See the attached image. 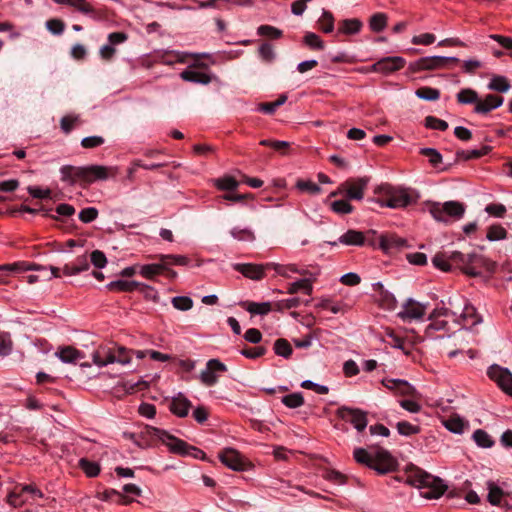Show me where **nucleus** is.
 Segmentation results:
<instances>
[{
  "mask_svg": "<svg viewBox=\"0 0 512 512\" xmlns=\"http://www.w3.org/2000/svg\"><path fill=\"white\" fill-rule=\"evenodd\" d=\"M362 27V21L357 18L344 19L339 22L338 33L344 35H355L361 31Z\"/></svg>",
  "mask_w": 512,
  "mask_h": 512,
  "instance_id": "nucleus-26",
  "label": "nucleus"
},
{
  "mask_svg": "<svg viewBox=\"0 0 512 512\" xmlns=\"http://www.w3.org/2000/svg\"><path fill=\"white\" fill-rule=\"evenodd\" d=\"M180 77L184 81L199 83V84H204V85L209 84L211 82V77L208 74L203 73V72L194 71V70H189V69L184 70L180 74Z\"/></svg>",
  "mask_w": 512,
  "mask_h": 512,
  "instance_id": "nucleus-30",
  "label": "nucleus"
},
{
  "mask_svg": "<svg viewBox=\"0 0 512 512\" xmlns=\"http://www.w3.org/2000/svg\"><path fill=\"white\" fill-rule=\"evenodd\" d=\"M487 488L489 490L487 499L489 503L493 506H500L502 504V498L504 496V491L498 487L493 481L487 482Z\"/></svg>",
  "mask_w": 512,
  "mask_h": 512,
  "instance_id": "nucleus-35",
  "label": "nucleus"
},
{
  "mask_svg": "<svg viewBox=\"0 0 512 512\" xmlns=\"http://www.w3.org/2000/svg\"><path fill=\"white\" fill-rule=\"evenodd\" d=\"M165 267L162 264L161 260L157 263L146 264L140 266L139 273L141 276L147 279H154L156 275H160L164 273Z\"/></svg>",
  "mask_w": 512,
  "mask_h": 512,
  "instance_id": "nucleus-34",
  "label": "nucleus"
},
{
  "mask_svg": "<svg viewBox=\"0 0 512 512\" xmlns=\"http://www.w3.org/2000/svg\"><path fill=\"white\" fill-rule=\"evenodd\" d=\"M496 269V262L487 259L484 256L472 253V258L469 266L465 268V274L477 277L480 276L482 271L493 273Z\"/></svg>",
  "mask_w": 512,
  "mask_h": 512,
  "instance_id": "nucleus-11",
  "label": "nucleus"
},
{
  "mask_svg": "<svg viewBox=\"0 0 512 512\" xmlns=\"http://www.w3.org/2000/svg\"><path fill=\"white\" fill-rule=\"evenodd\" d=\"M466 302L467 300L461 296L450 297L448 299L447 304L449 305L450 314L455 321H459Z\"/></svg>",
  "mask_w": 512,
  "mask_h": 512,
  "instance_id": "nucleus-33",
  "label": "nucleus"
},
{
  "mask_svg": "<svg viewBox=\"0 0 512 512\" xmlns=\"http://www.w3.org/2000/svg\"><path fill=\"white\" fill-rule=\"evenodd\" d=\"M488 88L497 92H507L510 89V83L504 76H494L488 84Z\"/></svg>",
  "mask_w": 512,
  "mask_h": 512,
  "instance_id": "nucleus-44",
  "label": "nucleus"
},
{
  "mask_svg": "<svg viewBox=\"0 0 512 512\" xmlns=\"http://www.w3.org/2000/svg\"><path fill=\"white\" fill-rule=\"evenodd\" d=\"M457 57L427 56L409 63L408 69L413 72L434 71L445 69L450 63H458Z\"/></svg>",
  "mask_w": 512,
  "mask_h": 512,
  "instance_id": "nucleus-7",
  "label": "nucleus"
},
{
  "mask_svg": "<svg viewBox=\"0 0 512 512\" xmlns=\"http://www.w3.org/2000/svg\"><path fill=\"white\" fill-rule=\"evenodd\" d=\"M304 43L313 50H323L325 48L322 39L313 32H308L304 36Z\"/></svg>",
  "mask_w": 512,
  "mask_h": 512,
  "instance_id": "nucleus-53",
  "label": "nucleus"
},
{
  "mask_svg": "<svg viewBox=\"0 0 512 512\" xmlns=\"http://www.w3.org/2000/svg\"><path fill=\"white\" fill-rule=\"evenodd\" d=\"M55 355L64 363H74L83 358L82 352L71 346L59 349Z\"/></svg>",
  "mask_w": 512,
  "mask_h": 512,
  "instance_id": "nucleus-29",
  "label": "nucleus"
},
{
  "mask_svg": "<svg viewBox=\"0 0 512 512\" xmlns=\"http://www.w3.org/2000/svg\"><path fill=\"white\" fill-rule=\"evenodd\" d=\"M427 306L409 298L402 306L398 316L405 322L421 319L426 313Z\"/></svg>",
  "mask_w": 512,
  "mask_h": 512,
  "instance_id": "nucleus-14",
  "label": "nucleus"
},
{
  "mask_svg": "<svg viewBox=\"0 0 512 512\" xmlns=\"http://www.w3.org/2000/svg\"><path fill=\"white\" fill-rule=\"evenodd\" d=\"M19 492H13L8 496V501L11 505L17 506L20 503L18 502V499L23 494L30 495V498L32 500H35L36 498H43L44 494L36 487L34 484H28V485H21L19 487Z\"/></svg>",
  "mask_w": 512,
  "mask_h": 512,
  "instance_id": "nucleus-23",
  "label": "nucleus"
},
{
  "mask_svg": "<svg viewBox=\"0 0 512 512\" xmlns=\"http://www.w3.org/2000/svg\"><path fill=\"white\" fill-rule=\"evenodd\" d=\"M425 126L434 130L445 131L448 128V123L434 116H427L425 118Z\"/></svg>",
  "mask_w": 512,
  "mask_h": 512,
  "instance_id": "nucleus-60",
  "label": "nucleus"
},
{
  "mask_svg": "<svg viewBox=\"0 0 512 512\" xmlns=\"http://www.w3.org/2000/svg\"><path fill=\"white\" fill-rule=\"evenodd\" d=\"M449 262H450L449 255H446L445 253H438L432 259L433 265L436 268H438L442 271H445V272L449 271L451 268V265Z\"/></svg>",
  "mask_w": 512,
  "mask_h": 512,
  "instance_id": "nucleus-59",
  "label": "nucleus"
},
{
  "mask_svg": "<svg viewBox=\"0 0 512 512\" xmlns=\"http://www.w3.org/2000/svg\"><path fill=\"white\" fill-rule=\"evenodd\" d=\"M397 431L399 434L403 436H410L414 434H418L420 432L419 426L412 425L407 421L398 422L396 425Z\"/></svg>",
  "mask_w": 512,
  "mask_h": 512,
  "instance_id": "nucleus-58",
  "label": "nucleus"
},
{
  "mask_svg": "<svg viewBox=\"0 0 512 512\" xmlns=\"http://www.w3.org/2000/svg\"><path fill=\"white\" fill-rule=\"evenodd\" d=\"M257 33L260 36H266L271 38H280L282 36V31L276 27L270 25H261L257 29Z\"/></svg>",
  "mask_w": 512,
  "mask_h": 512,
  "instance_id": "nucleus-62",
  "label": "nucleus"
},
{
  "mask_svg": "<svg viewBox=\"0 0 512 512\" xmlns=\"http://www.w3.org/2000/svg\"><path fill=\"white\" fill-rule=\"evenodd\" d=\"M89 261L86 255H81L76 258L73 264H65L63 267V274L66 276L77 275L89 269Z\"/></svg>",
  "mask_w": 512,
  "mask_h": 512,
  "instance_id": "nucleus-25",
  "label": "nucleus"
},
{
  "mask_svg": "<svg viewBox=\"0 0 512 512\" xmlns=\"http://www.w3.org/2000/svg\"><path fill=\"white\" fill-rule=\"evenodd\" d=\"M406 483L416 488H427L422 495L427 499H437L447 490V485L439 477H435L419 468L412 469L406 478Z\"/></svg>",
  "mask_w": 512,
  "mask_h": 512,
  "instance_id": "nucleus-3",
  "label": "nucleus"
},
{
  "mask_svg": "<svg viewBox=\"0 0 512 512\" xmlns=\"http://www.w3.org/2000/svg\"><path fill=\"white\" fill-rule=\"evenodd\" d=\"M375 193L380 195L376 202L381 207L391 209L406 208L416 203L417 196L410 189L392 186L390 184H382L375 189Z\"/></svg>",
  "mask_w": 512,
  "mask_h": 512,
  "instance_id": "nucleus-2",
  "label": "nucleus"
},
{
  "mask_svg": "<svg viewBox=\"0 0 512 512\" xmlns=\"http://www.w3.org/2000/svg\"><path fill=\"white\" fill-rule=\"evenodd\" d=\"M147 431L150 435L157 437L165 445H167L169 447V450L173 453L180 455H188L191 454V451H193V455L196 458H203L205 455L203 451L197 449L194 446L188 445L185 441L174 437L165 430L155 427H148Z\"/></svg>",
  "mask_w": 512,
  "mask_h": 512,
  "instance_id": "nucleus-4",
  "label": "nucleus"
},
{
  "mask_svg": "<svg viewBox=\"0 0 512 512\" xmlns=\"http://www.w3.org/2000/svg\"><path fill=\"white\" fill-rule=\"evenodd\" d=\"M431 323L425 329V337L434 338V333L436 331L445 330L447 326V322L445 320H441L440 318L430 319Z\"/></svg>",
  "mask_w": 512,
  "mask_h": 512,
  "instance_id": "nucleus-55",
  "label": "nucleus"
},
{
  "mask_svg": "<svg viewBox=\"0 0 512 512\" xmlns=\"http://www.w3.org/2000/svg\"><path fill=\"white\" fill-rule=\"evenodd\" d=\"M503 97L494 94H488L484 99H479L477 105L474 107V111L478 114H487L491 110L500 107L503 104Z\"/></svg>",
  "mask_w": 512,
  "mask_h": 512,
  "instance_id": "nucleus-21",
  "label": "nucleus"
},
{
  "mask_svg": "<svg viewBox=\"0 0 512 512\" xmlns=\"http://www.w3.org/2000/svg\"><path fill=\"white\" fill-rule=\"evenodd\" d=\"M227 367L218 359H210L206 363V368L200 374V381L205 386H213L218 382L217 372H225Z\"/></svg>",
  "mask_w": 512,
  "mask_h": 512,
  "instance_id": "nucleus-12",
  "label": "nucleus"
},
{
  "mask_svg": "<svg viewBox=\"0 0 512 512\" xmlns=\"http://www.w3.org/2000/svg\"><path fill=\"white\" fill-rule=\"evenodd\" d=\"M407 246L406 239L396 234H383L379 237V247L385 253H393Z\"/></svg>",
  "mask_w": 512,
  "mask_h": 512,
  "instance_id": "nucleus-18",
  "label": "nucleus"
},
{
  "mask_svg": "<svg viewBox=\"0 0 512 512\" xmlns=\"http://www.w3.org/2000/svg\"><path fill=\"white\" fill-rule=\"evenodd\" d=\"M300 290H303L307 295H310L313 290L311 281L309 279H301L293 282L289 284L287 292L289 294H295Z\"/></svg>",
  "mask_w": 512,
  "mask_h": 512,
  "instance_id": "nucleus-43",
  "label": "nucleus"
},
{
  "mask_svg": "<svg viewBox=\"0 0 512 512\" xmlns=\"http://www.w3.org/2000/svg\"><path fill=\"white\" fill-rule=\"evenodd\" d=\"M79 467L88 477H96L100 473V466L96 462H91L86 458L79 460Z\"/></svg>",
  "mask_w": 512,
  "mask_h": 512,
  "instance_id": "nucleus-47",
  "label": "nucleus"
},
{
  "mask_svg": "<svg viewBox=\"0 0 512 512\" xmlns=\"http://www.w3.org/2000/svg\"><path fill=\"white\" fill-rule=\"evenodd\" d=\"M369 179L366 177L348 180L341 184L339 191H345L348 199L361 200L364 197V190L368 185Z\"/></svg>",
  "mask_w": 512,
  "mask_h": 512,
  "instance_id": "nucleus-15",
  "label": "nucleus"
},
{
  "mask_svg": "<svg viewBox=\"0 0 512 512\" xmlns=\"http://www.w3.org/2000/svg\"><path fill=\"white\" fill-rule=\"evenodd\" d=\"M233 268L240 272L244 277L249 278L251 280H261L265 276V271L268 270V263L266 264H252V263H244V264H234Z\"/></svg>",
  "mask_w": 512,
  "mask_h": 512,
  "instance_id": "nucleus-17",
  "label": "nucleus"
},
{
  "mask_svg": "<svg viewBox=\"0 0 512 512\" xmlns=\"http://www.w3.org/2000/svg\"><path fill=\"white\" fill-rule=\"evenodd\" d=\"M157 257L159 260H161L165 269H168V267H171L173 265L186 266L190 262L189 259L184 255L160 254Z\"/></svg>",
  "mask_w": 512,
  "mask_h": 512,
  "instance_id": "nucleus-31",
  "label": "nucleus"
},
{
  "mask_svg": "<svg viewBox=\"0 0 512 512\" xmlns=\"http://www.w3.org/2000/svg\"><path fill=\"white\" fill-rule=\"evenodd\" d=\"M387 20L385 13H375L369 19V27L373 32H381L387 26Z\"/></svg>",
  "mask_w": 512,
  "mask_h": 512,
  "instance_id": "nucleus-37",
  "label": "nucleus"
},
{
  "mask_svg": "<svg viewBox=\"0 0 512 512\" xmlns=\"http://www.w3.org/2000/svg\"><path fill=\"white\" fill-rule=\"evenodd\" d=\"M490 150H491V148L489 146H483L480 149H473V150H458L456 152V161H458V160L468 161L471 159H478V158L488 154Z\"/></svg>",
  "mask_w": 512,
  "mask_h": 512,
  "instance_id": "nucleus-32",
  "label": "nucleus"
},
{
  "mask_svg": "<svg viewBox=\"0 0 512 512\" xmlns=\"http://www.w3.org/2000/svg\"><path fill=\"white\" fill-rule=\"evenodd\" d=\"M274 352L278 356L289 358L292 354V347L286 339L280 338L274 343Z\"/></svg>",
  "mask_w": 512,
  "mask_h": 512,
  "instance_id": "nucleus-48",
  "label": "nucleus"
},
{
  "mask_svg": "<svg viewBox=\"0 0 512 512\" xmlns=\"http://www.w3.org/2000/svg\"><path fill=\"white\" fill-rule=\"evenodd\" d=\"M356 462L363 464L369 468L373 465V454H370L364 448H356L353 453Z\"/></svg>",
  "mask_w": 512,
  "mask_h": 512,
  "instance_id": "nucleus-49",
  "label": "nucleus"
},
{
  "mask_svg": "<svg viewBox=\"0 0 512 512\" xmlns=\"http://www.w3.org/2000/svg\"><path fill=\"white\" fill-rule=\"evenodd\" d=\"M231 236L238 241L252 242L255 240L253 231L247 227H234L230 231Z\"/></svg>",
  "mask_w": 512,
  "mask_h": 512,
  "instance_id": "nucleus-38",
  "label": "nucleus"
},
{
  "mask_svg": "<svg viewBox=\"0 0 512 512\" xmlns=\"http://www.w3.org/2000/svg\"><path fill=\"white\" fill-rule=\"evenodd\" d=\"M460 323L464 326H474L481 322L480 316L477 314V311L474 306L466 302L464 306V310L461 312V317L459 319Z\"/></svg>",
  "mask_w": 512,
  "mask_h": 512,
  "instance_id": "nucleus-27",
  "label": "nucleus"
},
{
  "mask_svg": "<svg viewBox=\"0 0 512 512\" xmlns=\"http://www.w3.org/2000/svg\"><path fill=\"white\" fill-rule=\"evenodd\" d=\"M397 460L390 454L389 451L379 448L373 453L372 469L380 474H387L396 470Z\"/></svg>",
  "mask_w": 512,
  "mask_h": 512,
  "instance_id": "nucleus-9",
  "label": "nucleus"
},
{
  "mask_svg": "<svg viewBox=\"0 0 512 512\" xmlns=\"http://www.w3.org/2000/svg\"><path fill=\"white\" fill-rule=\"evenodd\" d=\"M487 374L506 394L512 396V373L508 369L492 365Z\"/></svg>",
  "mask_w": 512,
  "mask_h": 512,
  "instance_id": "nucleus-10",
  "label": "nucleus"
},
{
  "mask_svg": "<svg viewBox=\"0 0 512 512\" xmlns=\"http://www.w3.org/2000/svg\"><path fill=\"white\" fill-rule=\"evenodd\" d=\"M92 358L94 364L100 367L116 362L125 365L130 363L131 360L129 352L122 346L116 350H112L107 346H101L93 353Z\"/></svg>",
  "mask_w": 512,
  "mask_h": 512,
  "instance_id": "nucleus-6",
  "label": "nucleus"
},
{
  "mask_svg": "<svg viewBox=\"0 0 512 512\" xmlns=\"http://www.w3.org/2000/svg\"><path fill=\"white\" fill-rule=\"evenodd\" d=\"M444 426L455 434H461L464 431L465 423L460 417H450L444 421Z\"/></svg>",
  "mask_w": 512,
  "mask_h": 512,
  "instance_id": "nucleus-54",
  "label": "nucleus"
},
{
  "mask_svg": "<svg viewBox=\"0 0 512 512\" xmlns=\"http://www.w3.org/2000/svg\"><path fill=\"white\" fill-rule=\"evenodd\" d=\"M57 4H63L68 5L71 7H74L78 11L84 13V14H91L93 15L95 13L94 8L86 1V0H53Z\"/></svg>",
  "mask_w": 512,
  "mask_h": 512,
  "instance_id": "nucleus-36",
  "label": "nucleus"
},
{
  "mask_svg": "<svg viewBox=\"0 0 512 512\" xmlns=\"http://www.w3.org/2000/svg\"><path fill=\"white\" fill-rule=\"evenodd\" d=\"M191 402L182 393H178L171 399L169 410L176 416L184 418L188 415Z\"/></svg>",
  "mask_w": 512,
  "mask_h": 512,
  "instance_id": "nucleus-22",
  "label": "nucleus"
},
{
  "mask_svg": "<svg viewBox=\"0 0 512 512\" xmlns=\"http://www.w3.org/2000/svg\"><path fill=\"white\" fill-rule=\"evenodd\" d=\"M420 154L423 155V156H426L429 160V163L434 167V168H439V171H447L450 169L451 167V164L447 165V166H444V167H441L440 168V165L442 164L443 162V157L442 155L434 148H421L420 149Z\"/></svg>",
  "mask_w": 512,
  "mask_h": 512,
  "instance_id": "nucleus-28",
  "label": "nucleus"
},
{
  "mask_svg": "<svg viewBox=\"0 0 512 512\" xmlns=\"http://www.w3.org/2000/svg\"><path fill=\"white\" fill-rule=\"evenodd\" d=\"M473 439L482 448H490L494 444L490 435L482 429H478L473 433Z\"/></svg>",
  "mask_w": 512,
  "mask_h": 512,
  "instance_id": "nucleus-50",
  "label": "nucleus"
},
{
  "mask_svg": "<svg viewBox=\"0 0 512 512\" xmlns=\"http://www.w3.org/2000/svg\"><path fill=\"white\" fill-rule=\"evenodd\" d=\"M457 100L461 104H475L476 106L478 93L471 88L462 89L457 94Z\"/></svg>",
  "mask_w": 512,
  "mask_h": 512,
  "instance_id": "nucleus-42",
  "label": "nucleus"
},
{
  "mask_svg": "<svg viewBox=\"0 0 512 512\" xmlns=\"http://www.w3.org/2000/svg\"><path fill=\"white\" fill-rule=\"evenodd\" d=\"M142 287L149 289L151 292L154 293L153 300L156 301L158 299V295L153 289L150 287L143 285L137 281H128V280H116L112 281L107 285V288L110 291H120V292H132L136 290L137 288Z\"/></svg>",
  "mask_w": 512,
  "mask_h": 512,
  "instance_id": "nucleus-20",
  "label": "nucleus"
},
{
  "mask_svg": "<svg viewBox=\"0 0 512 512\" xmlns=\"http://www.w3.org/2000/svg\"><path fill=\"white\" fill-rule=\"evenodd\" d=\"M383 384L391 390H394L401 396H411L417 398L419 396L416 389L405 380L401 379H387L383 380Z\"/></svg>",
  "mask_w": 512,
  "mask_h": 512,
  "instance_id": "nucleus-19",
  "label": "nucleus"
},
{
  "mask_svg": "<svg viewBox=\"0 0 512 512\" xmlns=\"http://www.w3.org/2000/svg\"><path fill=\"white\" fill-rule=\"evenodd\" d=\"M339 243L348 246H363L366 242V234L350 229L339 237Z\"/></svg>",
  "mask_w": 512,
  "mask_h": 512,
  "instance_id": "nucleus-24",
  "label": "nucleus"
},
{
  "mask_svg": "<svg viewBox=\"0 0 512 512\" xmlns=\"http://www.w3.org/2000/svg\"><path fill=\"white\" fill-rule=\"evenodd\" d=\"M111 168L102 165L72 166L64 165L60 168L61 180L71 186L91 184L96 180H106L110 176Z\"/></svg>",
  "mask_w": 512,
  "mask_h": 512,
  "instance_id": "nucleus-1",
  "label": "nucleus"
},
{
  "mask_svg": "<svg viewBox=\"0 0 512 512\" xmlns=\"http://www.w3.org/2000/svg\"><path fill=\"white\" fill-rule=\"evenodd\" d=\"M428 211L436 221L447 223L460 219L464 215L465 206L458 201L432 202L428 204Z\"/></svg>",
  "mask_w": 512,
  "mask_h": 512,
  "instance_id": "nucleus-5",
  "label": "nucleus"
},
{
  "mask_svg": "<svg viewBox=\"0 0 512 512\" xmlns=\"http://www.w3.org/2000/svg\"><path fill=\"white\" fill-rule=\"evenodd\" d=\"M507 236V231L501 225H491L487 231V239L489 241H497L505 239Z\"/></svg>",
  "mask_w": 512,
  "mask_h": 512,
  "instance_id": "nucleus-57",
  "label": "nucleus"
},
{
  "mask_svg": "<svg viewBox=\"0 0 512 512\" xmlns=\"http://www.w3.org/2000/svg\"><path fill=\"white\" fill-rule=\"evenodd\" d=\"M405 60L399 56L385 57L377 61L371 66V70L374 72L389 74L403 68Z\"/></svg>",
  "mask_w": 512,
  "mask_h": 512,
  "instance_id": "nucleus-16",
  "label": "nucleus"
},
{
  "mask_svg": "<svg viewBox=\"0 0 512 512\" xmlns=\"http://www.w3.org/2000/svg\"><path fill=\"white\" fill-rule=\"evenodd\" d=\"M415 94L418 98L427 101H435L440 97V91L438 89L427 86L417 89Z\"/></svg>",
  "mask_w": 512,
  "mask_h": 512,
  "instance_id": "nucleus-46",
  "label": "nucleus"
},
{
  "mask_svg": "<svg viewBox=\"0 0 512 512\" xmlns=\"http://www.w3.org/2000/svg\"><path fill=\"white\" fill-rule=\"evenodd\" d=\"M336 415L343 421L352 424L358 432L364 431L367 427V413L359 408L341 406L336 410Z\"/></svg>",
  "mask_w": 512,
  "mask_h": 512,
  "instance_id": "nucleus-8",
  "label": "nucleus"
},
{
  "mask_svg": "<svg viewBox=\"0 0 512 512\" xmlns=\"http://www.w3.org/2000/svg\"><path fill=\"white\" fill-rule=\"evenodd\" d=\"M273 269L278 275L283 277H290L291 273H299L297 267L293 264L282 265L278 263H268V270Z\"/></svg>",
  "mask_w": 512,
  "mask_h": 512,
  "instance_id": "nucleus-45",
  "label": "nucleus"
},
{
  "mask_svg": "<svg viewBox=\"0 0 512 512\" xmlns=\"http://www.w3.org/2000/svg\"><path fill=\"white\" fill-rule=\"evenodd\" d=\"M471 258H472V253L464 254L459 251H454L449 254L450 261L457 264L464 273H465L466 266L470 265Z\"/></svg>",
  "mask_w": 512,
  "mask_h": 512,
  "instance_id": "nucleus-41",
  "label": "nucleus"
},
{
  "mask_svg": "<svg viewBox=\"0 0 512 512\" xmlns=\"http://www.w3.org/2000/svg\"><path fill=\"white\" fill-rule=\"evenodd\" d=\"M331 209L337 214H348L352 212L353 207L347 200L341 199L332 202Z\"/></svg>",
  "mask_w": 512,
  "mask_h": 512,
  "instance_id": "nucleus-61",
  "label": "nucleus"
},
{
  "mask_svg": "<svg viewBox=\"0 0 512 512\" xmlns=\"http://www.w3.org/2000/svg\"><path fill=\"white\" fill-rule=\"evenodd\" d=\"M105 139L102 136H88L81 140V146L86 149H92L103 145Z\"/></svg>",
  "mask_w": 512,
  "mask_h": 512,
  "instance_id": "nucleus-63",
  "label": "nucleus"
},
{
  "mask_svg": "<svg viewBox=\"0 0 512 512\" xmlns=\"http://www.w3.org/2000/svg\"><path fill=\"white\" fill-rule=\"evenodd\" d=\"M482 66L483 63L478 59H467L462 63L463 72L466 74H474Z\"/></svg>",
  "mask_w": 512,
  "mask_h": 512,
  "instance_id": "nucleus-64",
  "label": "nucleus"
},
{
  "mask_svg": "<svg viewBox=\"0 0 512 512\" xmlns=\"http://www.w3.org/2000/svg\"><path fill=\"white\" fill-rule=\"evenodd\" d=\"M281 401L288 408H298L304 404V398L300 392L285 395Z\"/></svg>",
  "mask_w": 512,
  "mask_h": 512,
  "instance_id": "nucleus-52",
  "label": "nucleus"
},
{
  "mask_svg": "<svg viewBox=\"0 0 512 512\" xmlns=\"http://www.w3.org/2000/svg\"><path fill=\"white\" fill-rule=\"evenodd\" d=\"M173 307L180 311H187L193 307V300L188 296H176L171 300Z\"/></svg>",
  "mask_w": 512,
  "mask_h": 512,
  "instance_id": "nucleus-56",
  "label": "nucleus"
},
{
  "mask_svg": "<svg viewBox=\"0 0 512 512\" xmlns=\"http://www.w3.org/2000/svg\"><path fill=\"white\" fill-rule=\"evenodd\" d=\"M296 189L310 195H316L321 192V187L311 180L298 179L295 184Z\"/></svg>",
  "mask_w": 512,
  "mask_h": 512,
  "instance_id": "nucleus-39",
  "label": "nucleus"
},
{
  "mask_svg": "<svg viewBox=\"0 0 512 512\" xmlns=\"http://www.w3.org/2000/svg\"><path fill=\"white\" fill-rule=\"evenodd\" d=\"M219 460L229 469L244 471L246 462L244 457L234 448H225L219 453Z\"/></svg>",
  "mask_w": 512,
  "mask_h": 512,
  "instance_id": "nucleus-13",
  "label": "nucleus"
},
{
  "mask_svg": "<svg viewBox=\"0 0 512 512\" xmlns=\"http://www.w3.org/2000/svg\"><path fill=\"white\" fill-rule=\"evenodd\" d=\"M318 23L324 33H331L334 30V17L329 11H323Z\"/></svg>",
  "mask_w": 512,
  "mask_h": 512,
  "instance_id": "nucleus-51",
  "label": "nucleus"
},
{
  "mask_svg": "<svg viewBox=\"0 0 512 512\" xmlns=\"http://www.w3.org/2000/svg\"><path fill=\"white\" fill-rule=\"evenodd\" d=\"M245 305H246L245 306L246 310L249 313L255 314V315H266L272 309L270 302H262V303L247 302Z\"/></svg>",
  "mask_w": 512,
  "mask_h": 512,
  "instance_id": "nucleus-40",
  "label": "nucleus"
}]
</instances>
